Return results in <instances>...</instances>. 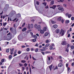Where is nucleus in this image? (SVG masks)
<instances>
[{"instance_id":"a18cd8bd","label":"nucleus","mask_w":74,"mask_h":74,"mask_svg":"<svg viewBox=\"0 0 74 74\" xmlns=\"http://www.w3.org/2000/svg\"><path fill=\"white\" fill-rule=\"evenodd\" d=\"M18 54H21V51H18Z\"/></svg>"},{"instance_id":"a211bd4d","label":"nucleus","mask_w":74,"mask_h":74,"mask_svg":"<svg viewBox=\"0 0 74 74\" xmlns=\"http://www.w3.org/2000/svg\"><path fill=\"white\" fill-rule=\"evenodd\" d=\"M65 23H67L68 24V23H70V21L69 20H67L66 21Z\"/></svg>"},{"instance_id":"20e7f679","label":"nucleus","mask_w":74,"mask_h":74,"mask_svg":"<svg viewBox=\"0 0 74 74\" xmlns=\"http://www.w3.org/2000/svg\"><path fill=\"white\" fill-rule=\"evenodd\" d=\"M66 16H68L69 18H70L72 15L71 14H69L68 13H66Z\"/></svg>"},{"instance_id":"de8ad7c7","label":"nucleus","mask_w":74,"mask_h":74,"mask_svg":"<svg viewBox=\"0 0 74 74\" xmlns=\"http://www.w3.org/2000/svg\"><path fill=\"white\" fill-rule=\"evenodd\" d=\"M35 47H38V44L36 43V45H35Z\"/></svg>"},{"instance_id":"69168bd1","label":"nucleus","mask_w":74,"mask_h":74,"mask_svg":"<svg viewBox=\"0 0 74 74\" xmlns=\"http://www.w3.org/2000/svg\"><path fill=\"white\" fill-rule=\"evenodd\" d=\"M69 30L70 32H71V31H72V28H70L69 29Z\"/></svg>"},{"instance_id":"79ce46f5","label":"nucleus","mask_w":74,"mask_h":74,"mask_svg":"<svg viewBox=\"0 0 74 74\" xmlns=\"http://www.w3.org/2000/svg\"><path fill=\"white\" fill-rule=\"evenodd\" d=\"M36 39H33V42H36Z\"/></svg>"},{"instance_id":"0eeeda50","label":"nucleus","mask_w":74,"mask_h":74,"mask_svg":"<svg viewBox=\"0 0 74 74\" xmlns=\"http://www.w3.org/2000/svg\"><path fill=\"white\" fill-rule=\"evenodd\" d=\"M59 32H60V29H57L56 31V33H59Z\"/></svg>"},{"instance_id":"39448f33","label":"nucleus","mask_w":74,"mask_h":74,"mask_svg":"<svg viewBox=\"0 0 74 74\" xmlns=\"http://www.w3.org/2000/svg\"><path fill=\"white\" fill-rule=\"evenodd\" d=\"M37 29L38 31H40L41 30V25H38L37 27Z\"/></svg>"},{"instance_id":"aec40b11","label":"nucleus","mask_w":74,"mask_h":74,"mask_svg":"<svg viewBox=\"0 0 74 74\" xmlns=\"http://www.w3.org/2000/svg\"><path fill=\"white\" fill-rule=\"evenodd\" d=\"M49 46V44H47L46 45H45V47H48Z\"/></svg>"},{"instance_id":"72a5a7b5","label":"nucleus","mask_w":74,"mask_h":74,"mask_svg":"<svg viewBox=\"0 0 74 74\" xmlns=\"http://www.w3.org/2000/svg\"><path fill=\"white\" fill-rule=\"evenodd\" d=\"M18 64H19L20 67H22V66H23V64H21V63H19Z\"/></svg>"},{"instance_id":"423d86ee","label":"nucleus","mask_w":74,"mask_h":74,"mask_svg":"<svg viewBox=\"0 0 74 74\" xmlns=\"http://www.w3.org/2000/svg\"><path fill=\"white\" fill-rule=\"evenodd\" d=\"M62 66H63V64L61 63H60L58 65V67H61Z\"/></svg>"},{"instance_id":"ea45409f","label":"nucleus","mask_w":74,"mask_h":74,"mask_svg":"<svg viewBox=\"0 0 74 74\" xmlns=\"http://www.w3.org/2000/svg\"><path fill=\"white\" fill-rule=\"evenodd\" d=\"M12 42L13 44H15L16 43V41H15L14 40H12Z\"/></svg>"},{"instance_id":"bf43d9fd","label":"nucleus","mask_w":74,"mask_h":74,"mask_svg":"<svg viewBox=\"0 0 74 74\" xmlns=\"http://www.w3.org/2000/svg\"><path fill=\"white\" fill-rule=\"evenodd\" d=\"M32 59L34 60H36V58H34V57H32Z\"/></svg>"},{"instance_id":"c9c22d12","label":"nucleus","mask_w":74,"mask_h":74,"mask_svg":"<svg viewBox=\"0 0 74 74\" xmlns=\"http://www.w3.org/2000/svg\"><path fill=\"white\" fill-rule=\"evenodd\" d=\"M43 4H44V5H45V7L47 5V3L45 2H44L42 3Z\"/></svg>"},{"instance_id":"6e6d98bb","label":"nucleus","mask_w":74,"mask_h":74,"mask_svg":"<svg viewBox=\"0 0 74 74\" xmlns=\"http://www.w3.org/2000/svg\"><path fill=\"white\" fill-rule=\"evenodd\" d=\"M61 22L62 23H63V22H64V20L63 19H62L61 20Z\"/></svg>"},{"instance_id":"0e129e2a","label":"nucleus","mask_w":74,"mask_h":74,"mask_svg":"<svg viewBox=\"0 0 74 74\" xmlns=\"http://www.w3.org/2000/svg\"><path fill=\"white\" fill-rule=\"evenodd\" d=\"M70 33V30H68L67 31V34H69Z\"/></svg>"},{"instance_id":"e433bc0d","label":"nucleus","mask_w":74,"mask_h":74,"mask_svg":"<svg viewBox=\"0 0 74 74\" xmlns=\"http://www.w3.org/2000/svg\"><path fill=\"white\" fill-rule=\"evenodd\" d=\"M16 52H17V50H16V49L14 51V54H16Z\"/></svg>"},{"instance_id":"f03ea898","label":"nucleus","mask_w":74,"mask_h":74,"mask_svg":"<svg viewBox=\"0 0 74 74\" xmlns=\"http://www.w3.org/2000/svg\"><path fill=\"white\" fill-rule=\"evenodd\" d=\"M14 48H13L12 49H10V54L12 55L13 54V53H14Z\"/></svg>"},{"instance_id":"f3484780","label":"nucleus","mask_w":74,"mask_h":74,"mask_svg":"<svg viewBox=\"0 0 74 74\" xmlns=\"http://www.w3.org/2000/svg\"><path fill=\"white\" fill-rule=\"evenodd\" d=\"M10 51V49H7L6 50V52L7 53H8Z\"/></svg>"},{"instance_id":"052dcab7","label":"nucleus","mask_w":74,"mask_h":74,"mask_svg":"<svg viewBox=\"0 0 74 74\" xmlns=\"http://www.w3.org/2000/svg\"><path fill=\"white\" fill-rule=\"evenodd\" d=\"M67 37H70V34H69L68 35V36H67Z\"/></svg>"},{"instance_id":"680f3d73","label":"nucleus","mask_w":74,"mask_h":74,"mask_svg":"<svg viewBox=\"0 0 74 74\" xmlns=\"http://www.w3.org/2000/svg\"><path fill=\"white\" fill-rule=\"evenodd\" d=\"M31 51H34V49L33 48H32L31 49Z\"/></svg>"},{"instance_id":"13d9d810","label":"nucleus","mask_w":74,"mask_h":74,"mask_svg":"<svg viewBox=\"0 0 74 74\" xmlns=\"http://www.w3.org/2000/svg\"><path fill=\"white\" fill-rule=\"evenodd\" d=\"M59 58L60 59H62V57L61 56H59Z\"/></svg>"},{"instance_id":"f704fd0d","label":"nucleus","mask_w":74,"mask_h":74,"mask_svg":"<svg viewBox=\"0 0 74 74\" xmlns=\"http://www.w3.org/2000/svg\"><path fill=\"white\" fill-rule=\"evenodd\" d=\"M50 53V52L49 51H46L45 52V53H46V54H47L48 53Z\"/></svg>"},{"instance_id":"09e8293b","label":"nucleus","mask_w":74,"mask_h":74,"mask_svg":"<svg viewBox=\"0 0 74 74\" xmlns=\"http://www.w3.org/2000/svg\"><path fill=\"white\" fill-rule=\"evenodd\" d=\"M74 18L73 17H72L71 18V20L72 21H74Z\"/></svg>"},{"instance_id":"bb28decb","label":"nucleus","mask_w":74,"mask_h":74,"mask_svg":"<svg viewBox=\"0 0 74 74\" xmlns=\"http://www.w3.org/2000/svg\"><path fill=\"white\" fill-rule=\"evenodd\" d=\"M51 22L53 24L54 23H56V22H55L53 21H51Z\"/></svg>"},{"instance_id":"ddd939ff","label":"nucleus","mask_w":74,"mask_h":74,"mask_svg":"<svg viewBox=\"0 0 74 74\" xmlns=\"http://www.w3.org/2000/svg\"><path fill=\"white\" fill-rule=\"evenodd\" d=\"M40 33H41V34H44V30L41 29L40 31Z\"/></svg>"},{"instance_id":"4468645a","label":"nucleus","mask_w":74,"mask_h":74,"mask_svg":"<svg viewBox=\"0 0 74 74\" xmlns=\"http://www.w3.org/2000/svg\"><path fill=\"white\" fill-rule=\"evenodd\" d=\"M27 29L25 27L22 29V32H25V31H26V30Z\"/></svg>"},{"instance_id":"a878e982","label":"nucleus","mask_w":74,"mask_h":74,"mask_svg":"<svg viewBox=\"0 0 74 74\" xmlns=\"http://www.w3.org/2000/svg\"><path fill=\"white\" fill-rule=\"evenodd\" d=\"M69 47H70V44H67V45H66V48H69Z\"/></svg>"},{"instance_id":"412c9836","label":"nucleus","mask_w":74,"mask_h":74,"mask_svg":"<svg viewBox=\"0 0 74 74\" xmlns=\"http://www.w3.org/2000/svg\"><path fill=\"white\" fill-rule=\"evenodd\" d=\"M26 62V61L25 60H22L21 61V63H25Z\"/></svg>"},{"instance_id":"e2e57ef3","label":"nucleus","mask_w":74,"mask_h":74,"mask_svg":"<svg viewBox=\"0 0 74 74\" xmlns=\"http://www.w3.org/2000/svg\"><path fill=\"white\" fill-rule=\"evenodd\" d=\"M41 51H45L44 49H40Z\"/></svg>"},{"instance_id":"6ab92c4d","label":"nucleus","mask_w":74,"mask_h":74,"mask_svg":"<svg viewBox=\"0 0 74 74\" xmlns=\"http://www.w3.org/2000/svg\"><path fill=\"white\" fill-rule=\"evenodd\" d=\"M30 27L32 29V28H33V24H31Z\"/></svg>"},{"instance_id":"c03bdc74","label":"nucleus","mask_w":74,"mask_h":74,"mask_svg":"<svg viewBox=\"0 0 74 74\" xmlns=\"http://www.w3.org/2000/svg\"><path fill=\"white\" fill-rule=\"evenodd\" d=\"M29 50L30 48H27L26 49L27 51H28H28H29Z\"/></svg>"},{"instance_id":"a19ab883","label":"nucleus","mask_w":74,"mask_h":74,"mask_svg":"<svg viewBox=\"0 0 74 74\" xmlns=\"http://www.w3.org/2000/svg\"><path fill=\"white\" fill-rule=\"evenodd\" d=\"M4 60H5L4 59H2L1 60V62L3 63V62H4Z\"/></svg>"},{"instance_id":"6e6552de","label":"nucleus","mask_w":74,"mask_h":74,"mask_svg":"<svg viewBox=\"0 0 74 74\" xmlns=\"http://www.w3.org/2000/svg\"><path fill=\"white\" fill-rule=\"evenodd\" d=\"M56 6V5H53L52 7H50V8H53V9H55Z\"/></svg>"},{"instance_id":"603ef678","label":"nucleus","mask_w":74,"mask_h":74,"mask_svg":"<svg viewBox=\"0 0 74 74\" xmlns=\"http://www.w3.org/2000/svg\"><path fill=\"white\" fill-rule=\"evenodd\" d=\"M24 66H25L26 67V66H27V64H26V63H25L24 64Z\"/></svg>"},{"instance_id":"dca6fc26","label":"nucleus","mask_w":74,"mask_h":74,"mask_svg":"<svg viewBox=\"0 0 74 74\" xmlns=\"http://www.w3.org/2000/svg\"><path fill=\"white\" fill-rule=\"evenodd\" d=\"M38 48L36 49L35 50V52L36 53L38 52Z\"/></svg>"},{"instance_id":"338daca9","label":"nucleus","mask_w":74,"mask_h":74,"mask_svg":"<svg viewBox=\"0 0 74 74\" xmlns=\"http://www.w3.org/2000/svg\"><path fill=\"white\" fill-rule=\"evenodd\" d=\"M5 15H4V16H3V19H4L5 18Z\"/></svg>"},{"instance_id":"37998d69","label":"nucleus","mask_w":74,"mask_h":74,"mask_svg":"<svg viewBox=\"0 0 74 74\" xmlns=\"http://www.w3.org/2000/svg\"><path fill=\"white\" fill-rule=\"evenodd\" d=\"M36 4L37 5H39V4H40V2H38V1H36Z\"/></svg>"},{"instance_id":"2f4dec72","label":"nucleus","mask_w":74,"mask_h":74,"mask_svg":"<svg viewBox=\"0 0 74 74\" xmlns=\"http://www.w3.org/2000/svg\"><path fill=\"white\" fill-rule=\"evenodd\" d=\"M27 27L28 28V29H30V25L29 24H28Z\"/></svg>"},{"instance_id":"864d4df0","label":"nucleus","mask_w":74,"mask_h":74,"mask_svg":"<svg viewBox=\"0 0 74 74\" xmlns=\"http://www.w3.org/2000/svg\"><path fill=\"white\" fill-rule=\"evenodd\" d=\"M70 67H68L67 70L68 71H69V70H70Z\"/></svg>"},{"instance_id":"cd10ccee","label":"nucleus","mask_w":74,"mask_h":74,"mask_svg":"<svg viewBox=\"0 0 74 74\" xmlns=\"http://www.w3.org/2000/svg\"><path fill=\"white\" fill-rule=\"evenodd\" d=\"M7 25V23L5 22V23H3V26H5V25Z\"/></svg>"},{"instance_id":"1a4fd4ad","label":"nucleus","mask_w":74,"mask_h":74,"mask_svg":"<svg viewBox=\"0 0 74 74\" xmlns=\"http://www.w3.org/2000/svg\"><path fill=\"white\" fill-rule=\"evenodd\" d=\"M54 4V1H52L50 3V5H53Z\"/></svg>"},{"instance_id":"4be33fe9","label":"nucleus","mask_w":74,"mask_h":74,"mask_svg":"<svg viewBox=\"0 0 74 74\" xmlns=\"http://www.w3.org/2000/svg\"><path fill=\"white\" fill-rule=\"evenodd\" d=\"M33 37H34L35 38V39L37 38V36L36 35H34L33 36Z\"/></svg>"},{"instance_id":"58836bf2","label":"nucleus","mask_w":74,"mask_h":74,"mask_svg":"<svg viewBox=\"0 0 74 74\" xmlns=\"http://www.w3.org/2000/svg\"><path fill=\"white\" fill-rule=\"evenodd\" d=\"M44 30L45 32L46 31H47V27H44Z\"/></svg>"},{"instance_id":"9b49d317","label":"nucleus","mask_w":74,"mask_h":74,"mask_svg":"<svg viewBox=\"0 0 74 74\" xmlns=\"http://www.w3.org/2000/svg\"><path fill=\"white\" fill-rule=\"evenodd\" d=\"M53 66V65L52 64H51L49 66V67L50 71H51V70H52V67Z\"/></svg>"},{"instance_id":"8fccbe9b","label":"nucleus","mask_w":74,"mask_h":74,"mask_svg":"<svg viewBox=\"0 0 74 74\" xmlns=\"http://www.w3.org/2000/svg\"><path fill=\"white\" fill-rule=\"evenodd\" d=\"M52 49H53V47L52 46H51L50 47L49 49H50V50H52Z\"/></svg>"},{"instance_id":"c756f323","label":"nucleus","mask_w":74,"mask_h":74,"mask_svg":"<svg viewBox=\"0 0 74 74\" xmlns=\"http://www.w3.org/2000/svg\"><path fill=\"white\" fill-rule=\"evenodd\" d=\"M42 49H43L44 50H45V51H46V49H47V48L46 47H42Z\"/></svg>"},{"instance_id":"9d476101","label":"nucleus","mask_w":74,"mask_h":74,"mask_svg":"<svg viewBox=\"0 0 74 74\" xmlns=\"http://www.w3.org/2000/svg\"><path fill=\"white\" fill-rule=\"evenodd\" d=\"M53 27L55 29H56L58 27V25L56 24L54 25H53Z\"/></svg>"},{"instance_id":"f8f14e48","label":"nucleus","mask_w":74,"mask_h":74,"mask_svg":"<svg viewBox=\"0 0 74 74\" xmlns=\"http://www.w3.org/2000/svg\"><path fill=\"white\" fill-rule=\"evenodd\" d=\"M49 34V33L48 32H46L44 36L45 37H46V36H48V35Z\"/></svg>"},{"instance_id":"f257e3e1","label":"nucleus","mask_w":74,"mask_h":74,"mask_svg":"<svg viewBox=\"0 0 74 74\" xmlns=\"http://www.w3.org/2000/svg\"><path fill=\"white\" fill-rule=\"evenodd\" d=\"M61 45H66L67 44V42L66 41H62L61 43Z\"/></svg>"},{"instance_id":"c85d7f7f","label":"nucleus","mask_w":74,"mask_h":74,"mask_svg":"<svg viewBox=\"0 0 74 74\" xmlns=\"http://www.w3.org/2000/svg\"><path fill=\"white\" fill-rule=\"evenodd\" d=\"M64 31L63 30L62 31V35H61L62 36H64Z\"/></svg>"},{"instance_id":"5701e85b","label":"nucleus","mask_w":74,"mask_h":74,"mask_svg":"<svg viewBox=\"0 0 74 74\" xmlns=\"http://www.w3.org/2000/svg\"><path fill=\"white\" fill-rule=\"evenodd\" d=\"M74 49V45H72L71 46V49L72 50Z\"/></svg>"},{"instance_id":"4c0bfd02","label":"nucleus","mask_w":74,"mask_h":74,"mask_svg":"<svg viewBox=\"0 0 74 74\" xmlns=\"http://www.w3.org/2000/svg\"><path fill=\"white\" fill-rule=\"evenodd\" d=\"M12 55H10L9 56V59H12Z\"/></svg>"},{"instance_id":"774afa93","label":"nucleus","mask_w":74,"mask_h":74,"mask_svg":"<svg viewBox=\"0 0 74 74\" xmlns=\"http://www.w3.org/2000/svg\"><path fill=\"white\" fill-rule=\"evenodd\" d=\"M3 62H0V65H2V64H3Z\"/></svg>"},{"instance_id":"2eb2a0df","label":"nucleus","mask_w":74,"mask_h":74,"mask_svg":"<svg viewBox=\"0 0 74 74\" xmlns=\"http://www.w3.org/2000/svg\"><path fill=\"white\" fill-rule=\"evenodd\" d=\"M62 19V18L61 17H60L57 18V21H60Z\"/></svg>"},{"instance_id":"393cba45","label":"nucleus","mask_w":74,"mask_h":74,"mask_svg":"<svg viewBox=\"0 0 74 74\" xmlns=\"http://www.w3.org/2000/svg\"><path fill=\"white\" fill-rule=\"evenodd\" d=\"M45 42L46 43H48L49 42V40H46Z\"/></svg>"},{"instance_id":"7ed1b4c3","label":"nucleus","mask_w":74,"mask_h":74,"mask_svg":"<svg viewBox=\"0 0 74 74\" xmlns=\"http://www.w3.org/2000/svg\"><path fill=\"white\" fill-rule=\"evenodd\" d=\"M58 9L59 10H60L61 12H63L64 11V9H63V8L62 7H59Z\"/></svg>"},{"instance_id":"4d7b16f0","label":"nucleus","mask_w":74,"mask_h":74,"mask_svg":"<svg viewBox=\"0 0 74 74\" xmlns=\"http://www.w3.org/2000/svg\"><path fill=\"white\" fill-rule=\"evenodd\" d=\"M25 23H23V25H22V27H24V26H25Z\"/></svg>"},{"instance_id":"5fc2aeb1","label":"nucleus","mask_w":74,"mask_h":74,"mask_svg":"<svg viewBox=\"0 0 74 74\" xmlns=\"http://www.w3.org/2000/svg\"><path fill=\"white\" fill-rule=\"evenodd\" d=\"M25 47L26 46L23 45L21 46V48H25Z\"/></svg>"},{"instance_id":"3c124183","label":"nucleus","mask_w":74,"mask_h":74,"mask_svg":"<svg viewBox=\"0 0 74 74\" xmlns=\"http://www.w3.org/2000/svg\"><path fill=\"white\" fill-rule=\"evenodd\" d=\"M49 8V7H48V5H47L45 7V8H47V9H48Z\"/></svg>"},{"instance_id":"b1692460","label":"nucleus","mask_w":74,"mask_h":74,"mask_svg":"<svg viewBox=\"0 0 74 74\" xmlns=\"http://www.w3.org/2000/svg\"><path fill=\"white\" fill-rule=\"evenodd\" d=\"M69 48H66L65 50V51L67 52L68 53L69 52Z\"/></svg>"},{"instance_id":"7c9ffc66","label":"nucleus","mask_w":74,"mask_h":74,"mask_svg":"<svg viewBox=\"0 0 74 74\" xmlns=\"http://www.w3.org/2000/svg\"><path fill=\"white\" fill-rule=\"evenodd\" d=\"M63 29H61V30H60V34H62V33L63 32Z\"/></svg>"},{"instance_id":"473e14b6","label":"nucleus","mask_w":74,"mask_h":74,"mask_svg":"<svg viewBox=\"0 0 74 74\" xmlns=\"http://www.w3.org/2000/svg\"><path fill=\"white\" fill-rule=\"evenodd\" d=\"M31 31H32V30L29 29V30H28V31L27 32V33H30V32H31Z\"/></svg>"},{"instance_id":"49530a36","label":"nucleus","mask_w":74,"mask_h":74,"mask_svg":"<svg viewBox=\"0 0 74 74\" xmlns=\"http://www.w3.org/2000/svg\"><path fill=\"white\" fill-rule=\"evenodd\" d=\"M30 34H31V35H32V36H33V32H30Z\"/></svg>"}]
</instances>
